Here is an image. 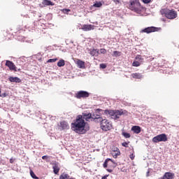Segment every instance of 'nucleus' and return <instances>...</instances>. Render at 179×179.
<instances>
[{
    "label": "nucleus",
    "instance_id": "1",
    "mask_svg": "<svg viewBox=\"0 0 179 179\" xmlns=\"http://www.w3.org/2000/svg\"><path fill=\"white\" fill-rule=\"evenodd\" d=\"M71 129L77 134H85L87 131L90 129V127H89L87 122H85L83 116L78 115L75 122L71 124Z\"/></svg>",
    "mask_w": 179,
    "mask_h": 179
},
{
    "label": "nucleus",
    "instance_id": "2",
    "mask_svg": "<svg viewBox=\"0 0 179 179\" xmlns=\"http://www.w3.org/2000/svg\"><path fill=\"white\" fill-rule=\"evenodd\" d=\"M127 8L133 12H136V13H140V12H142V9H143V7L141 5L139 0L130 1L127 3Z\"/></svg>",
    "mask_w": 179,
    "mask_h": 179
},
{
    "label": "nucleus",
    "instance_id": "3",
    "mask_svg": "<svg viewBox=\"0 0 179 179\" xmlns=\"http://www.w3.org/2000/svg\"><path fill=\"white\" fill-rule=\"evenodd\" d=\"M105 114L110 115L113 120H118L121 115H124L125 113L122 109L118 110H105L104 111Z\"/></svg>",
    "mask_w": 179,
    "mask_h": 179
},
{
    "label": "nucleus",
    "instance_id": "4",
    "mask_svg": "<svg viewBox=\"0 0 179 179\" xmlns=\"http://www.w3.org/2000/svg\"><path fill=\"white\" fill-rule=\"evenodd\" d=\"M162 15H164L165 17L170 20L176 19L178 16L177 11L174 10V9L170 10L167 8L162 10Z\"/></svg>",
    "mask_w": 179,
    "mask_h": 179
},
{
    "label": "nucleus",
    "instance_id": "5",
    "mask_svg": "<svg viewBox=\"0 0 179 179\" xmlns=\"http://www.w3.org/2000/svg\"><path fill=\"white\" fill-rule=\"evenodd\" d=\"M98 120H99L101 122V128L103 131H110V129L113 128V124L110 123V121L106 119L101 120V117H99Z\"/></svg>",
    "mask_w": 179,
    "mask_h": 179
},
{
    "label": "nucleus",
    "instance_id": "6",
    "mask_svg": "<svg viewBox=\"0 0 179 179\" xmlns=\"http://www.w3.org/2000/svg\"><path fill=\"white\" fill-rule=\"evenodd\" d=\"M81 116L83 117V120H85V121H96V120H99V115H96V117L94 115H92V113L84 112L82 113Z\"/></svg>",
    "mask_w": 179,
    "mask_h": 179
},
{
    "label": "nucleus",
    "instance_id": "7",
    "mask_svg": "<svg viewBox=\"0 0 179 179\" xmlns=\"http://www.w3.org/2000/svg\"><path fill=\"white\" fill-rule=\"evenodd\" d=\"M168 138L166 134H159L152 138L154 143H159V142H167Z\"/></svg>",
    "mask_w": 179,
    "mask_h": 179
},
{
    "label": "nucleus",
    "instance_id": "8",
    "mask_svg": "<svg viewBox=\"0 0 179 179\" xmlns=\"http://www.w3.org/2000/svg\"><path fill=\"white\" fill-rule=\"evenodd\" d=\"M90 96V93L87 91L80 90L78 91L77 93L75 94L76 99H87Z\"/></svg>",
    "mask_w": 179,
    "mask_h": 179
},
{
    "label": "nucleus",
    "instance_id": "9",
    "mask_svg": "<svg viewBox=\"0 0 179 179\" xmlns=\"http://www.w3.org/2000/svg\"><path fill=\"white\" fill-rule=\"evenodd\" d=\"M159 30H160V28H157L155 27H149L145 28L144 29H142L141 31V33H147V34H149L150 33H155V31H159Z\"/></svg>",
    "mask_w": 179,
    "mask_h": 179
},
{
    "label": "nucleus",
    "instance_id": "10",
    "mask_svg": "<svg viewBox=\"0 0 179 179\" xmlns=\"http://www.w3.org/2000/svg\"><path fill=\"white\" fill-rule=\"evenodd\" d=\"M6 66L9 68L10 71H14V72H17V67L15 65V63L10 60H6Z\"/></svg>",
    "mask_w": 179,
    "mask_h": 179
},
{
    "label": "nucleus",
    "instance_id": "11",
    "mask_svg": "<svg viewBox=\"0 0 179 179\" xmlns=\"http://www.w3.org/2000/svg\"><path fill=\"white\" fill-rule=\"evenodd\" d=\"M40 8H45V6H54V3L50 0H43L42 3L39 4Z\"/></svg>",
    "mask_w": 179,
    "mask_h": 179
},
{
    "label": "nucleus",
    "instance_id": "12",
    "mask_svg": "<svg viewBox=\"0 0 179 179\" xmlns=\"http://www.w3.org/2000/svg\"><path fill=\"white\" fill-rule=\"evenodd\" d=\"M81 30H83V31H90V30H94V25L83 24L81 27Z\"/></svg>",
    "mask_w": 179,
    "mask_h": 179
},
{
    "label": "nucleus",
    "instance_id": "13",
    "mask_svg": "<svg viewBox=\"0 0 179 179\" xmlns=\"http://www.w3.org/2000/svg\"><path fill=\"white\" fill-rule=\"evenodd\" d=\"M52 169H53V173L55 174H58L59 173V170L61 169L59 168V163L55 162L52 164Z\"/></svg>",
    "mask_w": 179,
    "mask_h": 179
},
{
    "label": "nucleus",
    "instance_id": "14",
    "mask_svg": "<svg viewBox=\"0 0 179 179\" xmlns=\"http://www.w3.org/2000/svg\"><path fill=\"white\" fill-rule=\"evenodd\" d=\"M8 80L12 83H20L22 82V80L18 77H13V76L9 77Z\"/></svg>",
    "mask_w": 179,
    "mask_h": 179
},
{
    "label": "nucleus",
    "instance_id": "15",
    "mask_svg": "<svg viewBox=\"0 0 179 179\" xmlns=\"http://www.w3.org/2000/svg\"><path fill=\"white\" fill-rule=\"evenodd\" d=\"M59 127L62 129H69V124L66 121H62L59 123Z\"/></svg>",
    "mask_w": 179,
    "mask_h": 179
},
{
    "label": "nucleus",
    "instance_id": "16",
    "mask_svg": "<svg viewBox=\"0 0 179 179\" xmlns=\"http://www.w3.org/2000/svg\"><path fill=\"white\" fill-rule=\"evenodd\" d=\"M76 64L78 65V67L80 68V69H83L85 68V62L79 59L76 60Z\"/></svg>",
    "mask_w": 179,
    "mask_h": 179
},
{
    "label": "nucleus",
    "instance_id": "17",
    "mask_svg": "<svg viewBox=\"0 0 179 179\" xmlns=\"http://www.w3.org/2000/svg\"><path fill=\"white\" fill-rule=\"evenodd\" d=\"M131 131H133L134 134H141V129L139 126H133L131 127Z\"/></svg>",
    "mask_w": 179,
    "mask_h": 179
},
{
    "label": "nucleus",
    "instance_id": "18",
    "mask_svg": "<svg viewBox=\"0 0 179 179\" xmlns=\"http://www.w3.org/2000/svg\"><path fill=\"white\" fill-rule=\"evenodd\" d=\"M132 78L134 79H142L143 76L141 73H134L131 74Z\"/></svg>",
    "mask_w": 179,
    "mask_h": 179
},
{
    "label": "nucleus",
    "instance_id": "19",
    "mask_svg": "<svg viewBox=\"0 0 179 179\" xmlns=\"http://www.w3.org/2000/svg\"><path fill=\"white\" fill-rule=\"evenodd\" d=\"M115 149H116V152H112V155H113V157H114V159H117V157H118V156L121 155V152H120V149H118V148H115Z\"/></svg>",
    "mask_w": 179,
    "mask_h": 179
},
{
    "label": "nucleus",
    "instance_id": "20",
    "mask_svg": "<svg viewBox=\"0 0 179 179\" xmlns=\"http://www.w3.org/2000/svg\"><path fill=\"white\" fill-rule=\"evenodd\" d=\"M99 54V50L97 49H94L90 52V55H92V57H98Z\"/></svg>",
    "mask_w": 179,
    "mask_h": 179
},
{
    "label": "nucleus",
    "instance_id": "21",
    "mask_svg": "<svg viewBox=\"0 0 179 179\" xmlns=\"http://www.w3.org/2000/svg\"><path fill=\"white\" fill-rule=\"evenodd\" d=\"M57 66H59V68H61L62 66H65V60L62 59L59 60V62H57Z\"/></svg>",
    "mask_w": 179,
    "mask_h": 179
},
{
    "label": "nucleus",
    "instance_id": "22",
    "mask_svg": "<svg viewBox=\"0 0 179 179\" xmlns=\"http://www.w3.org/2000/svg\"><path fill=\"white\" fill-rule=\"evenodd\" d=\"M108 162H112V163H113V164H115V163H114V162H113V160H111V159H106L103 163L104 169H107V166H108Z\"/></svg>",
    "mask_w": 179,
    "mask_h": 179
},
{
    "label": "nucleus",
    "instance_id": "23",
    "mask_svg": "<svg viewBox=\"0 0 179 179\" xmlns=\"http://www.w3.org/2000/svg\"><path fill=\"white\" fill-rule=\"evenodd\" d=\"M92 6H94V8H101V6H103V3L100 1H96Z\"/></svg>",
    "mask_w": 179,
    "mask_h": 179
},
{
    "label": "nucleus",
    "instance_id": "24",
    "mask_svg": "<svg viewBox=\"0 0 179 179\" xmlns=\"http://www.w3.org/2000/svg\"><path fill=\"white\" fill-rule=\"evenodd\" d=\"M122 135L126 139H129V138H131V134L129 133H127L125 131L122 132Z\"/></svg>",
    "mask_w": 179,
    "mask_h": 179
},
{
    "label": "nucleus",
    "instance_id": "25",
    "mask_svg": "<svg viewBox=\"0 0 179 179\" xmlns=\"http://www.w3.org/2000/svg\"><path fill=\"white\" fill-rule=\"evenodd\" d=\"M69 175H68L67 173H63L60 175L59 179H69Z\"/></svg>",
    "mask_w": 179,
    "mask_h": 179
},
{
    "label": "nucleus",
    "instance_id": "26",
    "mask_svg": "<svg viewBox=\"0 0 179 179\" xmlns=\"http://www.w3.org/2000/svg\"><path fill=\"white\" fill-rule=\"evenodd\" d=\"M113 57H121V52L115 50L113 52Z\"/></svg>",
    "mask_w": 179,
    "mask_h": 179
},
{
    "label": "nucleus",
    "instance_id": "27",
    "mask_svg": "<svg viewBox=\"0 0 179 179\" xmlns=\"http://www.w3.org/2000/svg\"><path fill=\"white\" fill-rule=\"evenodd\" d=\"M30 175H31V177H32V178L38 179V177H37L34 173V172L31 170L30 171Z\"/></svg>",
    "mask_w": 179,
    "mask_h": 179
},
{
    "label": "nucleus",
    "instance_id": "28",
    "mask_svg": "<svg viewBox=\"0 0 179 179\" xmlns=\"http://www.w3.org/2000/svg\"><path fill=\"white\" fill-rule=\"evenodd\" d=\"M133 66H141V63L138 61H134L132 63Z\"/></svg>",
    "mask_w": 179,
    "mask_h": 179
},
{
    "label": "nucleus",
    "instance_id": "29",
    "mask_svg": "<svg viewBox=\"0 0 179 179\" xmlns=\"http://www.w3.org/2000/svg\"><path fill=\"white\" fill-rule=\"evenodd\" d=\"M128 145H129V141L122 143V146H123V148H128Z\"/></svg>",
    "mask_w": 179,
    "mask_h": 179
},
{
    "label": "nucleus",
    "instance_id": "30",
    "mask_svg": "<svg viewBox=\"0 0 179 179\" xmlns=\"http://www.w3.org/2000/svg\"><path fill=\"white\" fill-rule=\"evenodd\" d=\"M136 59H137L138 61H143V57L139 55H138L136 57Z\"/></svg>",
    "mask_w": 179,
    "mask_h": 179
},
{
    "label": "nucleus",
    "instance_id": "31",
    "mask_svg": "<svg viewBox=\"0 0 179 179\" xmlns=\"http://www.w3.org/2000/svg\"><path fill=\"white\" fill-rule=\"evenodd\" d=\"M100 54H107V50L104 48L100 49Z\"/></svg>",
    "mask_w": 179,
    "mask_h": 179
},
{
    "label": "nucleus",
    "instance_id": "32",
    "mask_svg": "<svg viewBox=\"0 0 179 179\" xmlns=\"http://www.w3.org/2000/svg\"><path fill=\"white\" fill-rule=\"evenodd\" d=\"M58 61V59H49L47 62H57Z\"/></svg>",
    "mask_w": 179,
    "mask_h": 179
},
{
    "label": "nucleus",
    "instance_id": "33",
    "mask_svg": "<svg viewBox=\"0 0 179 179\" xmlns=\"http://www.w3.org/2000/svg\"><path fill=\"white\" fill-rule=\"evenodd\" d=\"M100 68H101L102 69H106L107 68V65L101 64H100Z\"/></svg>",
    "mask_w": 179,
    "mask_h": 179
},
{
    "label": "nucleus",
    "instance_id": "34",
    "mask_svg": "<svg viewBox=\"0 0 179 179\" xmlns=\"http://www.w3.org/2000/svg\"><path fill=\"white\" fill-rule=\"evenodd\" d=\"M143 3H150L152 2V0H142Z\"/></svg>",
    "mask_w": 179,
    "mask_h": 179
},
{
    "label": "nucleus",
    "instance_id": "35",
    "mask_svg": "<svg viewBox=\"0 0 179 179\" xmlns=\"http://www.w3.org/2000/svg\"><path fill=\"white\" fill-rule=\"evenodd\" d=\"M15 160H16V159H15V158H10V163L11 164H13V163H15Z\"/></svg>",
    "mask_w": 179,
    "mask_h": 179
},
{
    "label": "nucleus",
    "instance_id": "36",
    "mask_svg": "<svg viewBox=\"0 0 179 179\" xmlns=\"http://www.w3.org/2000/svg\"><path fill=\"white\" fill-rule=\"evenodd\" d=\"M64 13H68V12H71V10L68 8L63 9Z\"/></svg>",
    "mask_w": 179,
    "mask_h": 179
},
{
    "label": "nucleus",
    "instance_id": "37",
    "mask_svg": "<svg viewBox=\"0 0 179 179\" xmlns=\"http://www.w3.org/2000/svg\"><path fill=\"white\" fill-rule=\"evenodd\" d=\"M129 157H130L131 160H134V159H135V155L134 154H131L129 155Z\"/></svg>",
    "mask_w": 179,
    "mask_h": 179
},
{
    "label": "nucleus",
    "instance_id": "38",
    "mask_svg": "<svg viewBox=\"0 0 179 179\" xmlns=\"http://www.w3.org/2000/svg\"><path fill=\"white\" fill-rule=\"evenodd\" d=\"M42 159H43V160H47V159H48V156L44 155L42 157Z\"/></svg>",
    "mask_w": 179,
    "mask_h": 179
},
{
    "label": "nucleus",
    "instance_id": "39",
    "mask_svg": "<svg viewBox=\"0 0 179 179\" xmlns=\"http://www.w3.org/2000/svg\"><path fill=\"white\" fill-rule=\"evenodd\" d=\"M113 2H115L116 5H118V3H120V0H113Z\"/></svg>",
    "mask_w": 179,
    "mask_h": 179
},
{
    "label": "nucleus",
    "instance_id": "40",
    "mask_svg": "<svg viewBox=\"0 0 179 179\" xmlns=\"http://www.w3.org/2000/svg\"><path fill=\"white\" fill-rule=\"evenodd\" d=\"M0 97H6V93H3L1 94Z\"/></svg>",
    "mask_w": 179,
    "mask_h": 179
},
{
    "label": "nucleus",
    "instance_id": "41",
    "mask_svg": "<svg viewBox=\"0 0 179 179\" xmlns=\"http://www.w3.org/2000/svg\"><path fill=\"white\" fill-rule=\"evenodd\" d=\"M107 171H108V173H113V169H107Z\"/></svg>",
    "mask_w": 179,
    "mask_h": 179
},
{
    "label": "nucleus",
    "instance_id": "42",
    "mask_svg": "<svg viewBox=\"0 0 179 179\" xmlns=\"http://www.w3.org/2000/svg\"><path fill=\"white\" fill-rule=\"evenodd\" d=\"M113 152H117V150L115 149V148L113 149Z\"/></svg>",
    "mask_w": 179,
    "mask_h": 179
},
{
    "label": "nucleus",
    "instance_id": "43",
    "mask_svg": "<svg viewBox=\"0 0 179 179\" xmlns=\"http://www.w3.org/2000/svg\"><path fill=\"white\" fill-rule=\"evenodd\" d=\"M101 179H107V177L104 176Z\"/></svg>",
    "mask_w": 179,
    "mask_h": 179
},
{
    "label": "nucleus",
    "instance_id": "44",
    "mask_svg": "<svg viewBox=\"0 0 179 179\" xmlns=\"http://www.w3.org/2000/svg\"><path fill=\"white\" fill-rule=\"evenodd\" d=\"M115 167V166H112V169H114Z\"/></svg>",
    "mask_w": 179,
    "mask_h": 179
},
{
    "label": "nucleus",
    "instance_id": "45",
    "mask_svg": "<svg viewBox=\"0 0 179 179\" xmlns=\"http://www.w3.org/2000/svg\"><path fill=\"white\" fill-rule=\"evenodd\" d=\"M69 179H75V178H69Z\"/></svg>",
    "mask_w": 179,
    "mask_h": 179
},
{
    "label": "nucleus",
    "instance_id": "46",
    "mask_svg": "<svg viewBox=\"0 0 179 179\" xmlns=\"http://www.w3.org/2000/svg\"><path fill=\"white\" fill-rule=\"evenodd\" d=\"M0 96H1V89H0Z\"/></svg>",
    "mask_w": 179,
    "mask_h": 179
}]
</instances>
